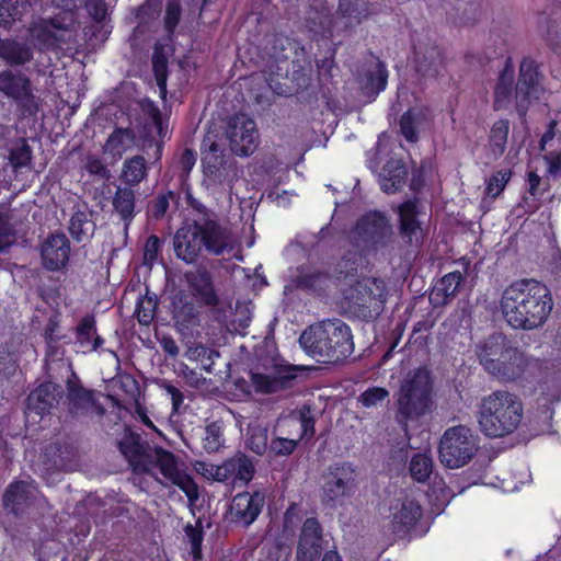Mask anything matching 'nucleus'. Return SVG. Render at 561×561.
<instances>
[{
    "mask_svg": "<svg viewBox=\"0 0 561 561\" xmlns=\"http://www.w3.org/2000/svg\"><path fill=\"white\" fill-rule=\"evenodd\" d=\"M547 164V172L552 176H561V153L557 151L547 152L543 156Z\"/></svg>",
    "mask_w": 561,
    "mask_h": 561,
    "instance_id": "obj_55",
    "label": "nucleus"
},
{
    "mask_svg": "<svg viewBox=\"0 0 561 561\" xmlns=\"http://www.w3.org/2000/svg\"><path fill=\"white\" fill-rule=\"evenodd\" d=\"M70 245L65 234L49 237L42 247V261L46 268L58 271L66 266Z\"/></svg>",
    "mask_w": 561,
    "mask_h": 561,
    "instance_id": "obj_20",
    "label": "nucleus"
},
{
    "mask_svg": "<svg viewBox=\"0 0 561 561\" xmlns=\"http://www.w3.org/2000/svg\"><path fill=\"white\" fill-rule=\"evenodd\" d=\"M204 247L202 225L185 224L174 237V250L181 260L192 263L199 255Z\"/></svg>",
    "mask_w": 561,
    "mask_h": 561,
    "instance_id": "obj_16",
    "label": "nucleus"
},
{
    "mask_svg": "<svg viewBox=\"0 0 561 561\" xmlns=\"http://www.w3.org/2000/svg\"><path fill=\"white\" fill-rule=\"evenodd\" d=\"M299 343L311 356L340 359L353 352L351 329L340 320H328L309 327L300 335Z\"/></svg>",
    "mask_w": 561,
    "mask_h": 561,
    "instance_id": "obj_3",
    "label": "nucleus"
},
{
    "mask_svg": "<svg viewBox=\"0 0 561 561\" xmlns=\"http://www.w3.org/2000/svg\"><path fill=\"white\" fill-rule=\"evenodd\" d=\"M226 137L231 150L238 156H249L257 146L255 123L247 115H236L229 121Z\"/></svg>",
    "mask_w": 561,
    "mask_h": 561,
    "instance_id": "obj_11",
    "label": "nucleus"
},
{
    "mask_svg": "<svg viewBox=\"0 0 561 561\" xmlns=\"http://www.w3.org/2000/svg\"><path fill=\"white\" fill-rule=\"evenodd\" d=\"M247 447L257 455H263L267 448V431L261 426L250 427Z\"/></svg>",
    "mask_w": 561,
    "mask_h": 561,
    "instance_id": "obj_46",
    "label": "nucleus"
},
{
    "mask_svg": "<svg viewBox=\"0 0 561 561\" xmlns=\"http://www.w3.org/2000/svg\"><path fill=\"white\" fill-rule=\"evenodd\" d=\"M59 387L53 382H46L38 386L27 398V409L42 415L49 411L57 402Z\"/></svg>",
    "mask_w": 561,
    "mask_h": 561,
    "instance_id": "obj_27",
    "label": "nucleus"
},
{
    "mask_svg": "<svg viewBox=\"0 0 561 561\" xmlns=\"http://www.w3.org/2000/svg\"><path fill=\"white\" fill-rule=\"evenodd\" d=\"M159 250H160V240L154 236L150 237L145 244V251H144L145 264L152 265L158 257Z\"/></svg>",
    "mask_w": 561,
    "mask_h": 561,
    "instance_id": "obj_54",
    "label": "nucleus"
},
{
    "mask_svg": "<svg viewBox=\"0 0 561 561\" xmlns=\"http://www.w3.org/2000/svg\"><path fill=\"white\" fill-rule=\"evenodd\" d=\"M391 234L392 227L388 218L379 211L365 214L352 231V238L357 243H383Z\"/></svg>",
    "mask_w": 561,
    "mask_h": 561,
    "instance_id": "obj_12",
    "label": "nucleus"
},
{
    "mask_svg": "<svg viewBox=\"0 0 561 561\" xmlns=\"http://www.w3.org/2000/svg\"><path fill=\"white\" fill-rule=\"evenodd\" d=\"M388 73L385 65L374 59L367 64L363 76L359 79L360 87L365 94L374 95L385 90Z\"/></svg>",
    "mask_w": 561,
    "mask_h": 561,
    "instance_id": "obj_26",
    "label": "nucleus"
},
{
    "mask_svg": "<svg viewBox=\"0 0 561 561\" xmlns=\"http://www.w3.org/2000/svg\"><path fill=\"white\" fill-rule=\"evenodd\" d=\"M478 450L477 439L471 430L463 425L445 431L439 443V460L450 469L467 465Z\"/></svg>",
    "mask_w": 561,
    "mask_h": 561,
    "instance_id": "obj_5",
    "label": "nucleus"
},
{
    "mask_svg": "<svg viewBox=\"0 0 561 561\" xmlns=\"http://www.w3.org/2000/svg\"><path fill=\"white\" fill-rule=\"evenodd\" d=\"M230 460L233 467L232 481H241L243 483H248L254 473V466L252 461L243 455L236 456Z\"/></svg>",
    "mask_w": 561,
    "mask_h": 561,
    "instance_id": "obj_41",
    "label": "nucleus"
},
{
    "mask_svg": "<svg viewBox=\"0 0 561 561\" xmlns=\"http://www.w3.org/2000/svg\"><path fill=\"white\" fill-rule=\"evenodd\" d=\"M194 468H195L197 473L202 474L206 479L214 480V472H215V465L214 463H208V462H204V461H197L194 465Z\"/></svg>",
    "mask_w": 561,
    "mask_h": 561,
    "instance_id": "obj_63",
    "label": "nucleus"
},
{
    "mask_svg": "<svg viewBox=\"0 0 561 561\" xmlns=\"http://www.w3.org/2000/svg\"><path fill=\"white\" fill-rule=\"evenodd\" d=\"M432 378L426 368L409 371L401 381L398 393V419L414 421L423 416L431 405Z\"/></svg>",
    "mask_w": 561,
    "mask_h": 561,
    "instance_id": "obj_4",
    "label": "nucleus"
},
{
    "mask_svg": "<svg viewBox=\"0 0 561 561\" xmlns=\"http://www.w3.org/2000/svg\"><path fill=\"white\" fill-rule=\"evenodd\" d=\"M134 145V135L129 129H116L104 145V153L113 160L119 159Z\"/></svg>",
    "mask_w": 561,
    "mask_h": 561,
    "instance_id": "obj_34",
    "label": "nucleus"
},
{
    "mask_svg": "<svg viewBox=\"0 0 561 561\" xmlns=\"http://www.w3.org/2000/svg\"><path fill=\"white\" fill-rule=\"evenodd\" d=\"M203 448L208 453L218 451L222 444V430L221 426L217 423H211L205 428V434L203 436Z\"/></svg>",
    "mask_w": 561,
    "mask_h": 561,
    "instance_id": "obj_45",
    "label": "nucleus"
},
{
    "mask_svg": "<svg viewBox=\"0 0 561 561\" xmlns=\"http://www.w3.org/2000/svg\"><path fill=\"white\" fill-rule=\"evenodd\" d=\"M556 398L538 397L536 403L530 411L529 427L536 435L551 434L553 402Z\"/></svg>",
    "mask_w": 561,
    "mask_h": 561,
    "instance_id": "obj_24",
    "label": "nucleus"
},
{
    "mask_svg": "<svg viewBox=\"0 0 561 561\" xmlns=\"http://www.w3.org/2000/svg\"><path fill=\"white\" fill-rule=\"evenodd\" d=\"M322 549L319 523L314 518L305 522L297 547V561H314Z\"/></svg>",
    "mask_w": 561,
    "mask_h": 561,
    "instance_id": "obj_19",
    "label": "nucleus"
},
{
    "mask_svg": "<svg viewBox=\"0 0 561 561\" xmlns=\"http://www.w3.org/2000/svg\"><path fill=\"white\" fill-rule=\"evenodd\" d=\"M219 354L210 350L208 347H205L201 344H194L188 346V348L185 352V357L190 360H204L207 359L209 362V365L214 363V359L218 357Z\"/></svg>",
    "mask_w": 561,
    "mask_h": 561,
    "instance_id": "obj_51",
    "label": "nucleus"
},
{
    "mask_svg": "<svg viewBox=\"0 0 561 561\" xmlns=\"http://www.w3.org/2000/svg\"><path fill=\"white\" fill-rule=\"evenodd\" d=\"M325 496L330 501H336L340 497L348 495L352 490V481L347 477L334 476L328 480L323 486Z\"/></svg>",
    "mask_w": 561,
    "mask_h": 561,
    "instance_id": "obj_39",
    "label": "nucleus"
},
{
    "mask_svg": "<svg viewBox=\"0 0 561 561\" xmlns=\"http://www.w3.org/2000/svg\"><path fill=\"white\" fill-rule=\"evenodd\" d=\"M186 279L192 294L199 301L206 305H214L216 302V295L207 273L201 271L187 273Z\"/></svg>",
    "mask_w": 561,
    "mask_h": 561,
    "instance_id": "obj_32",
    "label": "nucleus"
},
{
    "mask_svg": "<svg viewBox=\"0 0 561 561\" xmlns=\"http://www.w3.org/2000/svg\"><path fill=\"white\" fill-rule=\"evenodd\" d=\"M233 467L231 460H227L221 465H215L214 480L215 481H227L232 480Z\"/></svg>",
    "mask_w": 561,
    "mask_h": 561,
    "instance_id": "obj_58",
    "label": "nucleus"
},
{
    "mask_svg": "<svg viewBox=\"0 0 561 561\" xmlns=\"http://www.w3.org/2000/svg\"><path fill=\"white\" fill-rule=\"evenodd\" d=\"M15 236L10 224L0 217V250H4L13 244Z\"/></svg>",
    "mask_w": 561,
    "mask_h": 561,
    "instance_id": "obj_56",
    "label": "nucleus"
},
{
    "mask_svg": "<svg viewBox=\"0 0 561 561\" xmlns=\"http://www.w3.org/2000/svg\"><path fill=\"white\" fill-rule=\"evenodd\" d=\"M37 493L36 486L27 482H15L7 489L3 503L7 510L14 514L23 512L31 500L35 499Z\"/></svg>",
    "mask_w": 561,
    "mask_h": 561,
    "instance_id": "obj_25",
    "label": "nucleus"
},
{
    "mask_svg": "<svg viewBox=\"0 0 561 561\" xmlns=\"http://www.w3.org/2000/svg\"><path fill=\"white\" fill-rule=\"evenodd\" d=\"M539 75L533 61L525 60L520 65V77L517 83L516 94L518 108L525 111L524 100L539 98Z\"/></svg>",
    "mask_w": 561,
    "mask_h": 561,
    "instance_id": "obj_23",
    "label": "nucleus"
},
{
    "mask_svg": "<svg viewBox=\"0 0 561 561\" xmlns=\"http://www.w3.org/2000/svg\"><path fill=\"white\" fill-rule=\"evenodd\" d=\"M87 10L91 18L96 22L103 21L107 11L103 0H89L87 3Z\"/></svg>",
    "mask_w": 561,
    "mask_h": 561,
    "instance_id": "obj_57",
    "label": "nucleus"
},
{
    "mask_svg": "<svg viewBox=\"0 0 561 561\" xmlns=\"http://www.w3.org/2000/svg\"><path fill=\"white\" fill-rule=\"evenodd\" d=\"M389 397V391L382 387H370L362 392L357 401L366 409L377 408Z\"/></svg>",
    "mask_w": 561,
    "mask_h": 561,
    "instance_id": "obj_42",
    "label": "nucleus"
},
{
    "mask_svg": "<svg viewBox=\"0 0 561 561\" xmlns=\"http://www.w3.org/2000/svg\"><path fill=\"white\" fill-rule=\"evenodd\" d=\"M204 247L208 252L220 255L230 252L238 243V236L227 227L215 221L202 225Z\"/></svg>",
    "mask_w": 561,
    "mask_h": 561,
    "instance_id": "obj_17",
    "label": "nucleus"
},
{
    "mask_svg": "<svg viewBox=\"0 0 561 561\" xmlns=\"http://www.w3.org/2000/svg\"><path fill=\"white\" fill-rule=\"evenodd\" d=\"M552 307L548 288L533 279L511 284L503 290L500 300L503 318L514 329L533 330L542 325Z\"/></svg>",
    "mask_w": 561,
    "mask_h": 561,
    "instance_id": "obj_1",
    "label": "nucleus"
},
{
    "mask_svg": "<svg viewBox=\"0 0 561 561\" xmlns=\"http://www.w3.org/2000/svg\"><path fill=\"white\" fill-rule=\"evenodd\" d=\"M359 0H341L339 4V10L345 18L350 19H358V7Z\"/></svg>",
    "mask_w": 561,
    "mask_h": 561,
    "instance_id": "obj_61",
    "label": "nucleus"
},
{
    "mask_svg": "<svg viewBox=\"0 0 561 561\" xmlns=\"http://www.w3.org/2000/svg\"><path fill=\"white\" fill-rule=\"evenodd\" d=\"M119 449L134 471L145 472L150 467V455L147 448L140 443V436L126 431L119 442Z\"/></svg>",
    "mask_w": 561,
    "mask_h": 561,
    "instance_id": "obj_21",
    "label": "nucleus"
},
{
    "mask_svg": "<svg viewBox=\"0 0 561 561\" xmlns=\"http://www.w3.org/2000/svg\"><path fill=\"white\" fill-rule=\"evenodd\" d=\"M276 430L280 435L272 439L270 450L278 456H288L294 453L299 440L313 434V421L305 411H300L279 420Z\"/></svg>",
    "mask_w": 561,
    "mask_h": 561,
    "instance_id": "obj_7",
    "label": "nucleus"
},
{
    "mask_svg": "<svg viewBox=\"0 0 561 561\" xmlns=\"http://www.w3.org/2000/svg\"><path fill=\"white\" fill-rule=\"evenodd\" d=\"M422 511L420 505L411 499H405L392 507L393 523L398 527H408L413 525L420 517Z\"/></svg>",
    "mask_w": 561,
    "mask_h": 561,
    "instance_id": "obj_33",
    "label": "nucleus"
},
{
    "mask_svg": "<svg viewBox=\"0 0 561 561\" xmlns=\"http://www.w3.org/2000/svg\"><path fill=\"white\" fill-rule=\"evenodd\" d=\"M93 229V224L84 213H77L71 217L69 231L76 240L83 241L88 239L92 234Z\"/></svg>",
    "mask_w": 561,
    "mask_h": 561,
    "instance_id": "obj_40",
    "label": "nucleus"
},
{
    "mask_svg": "<svg viewBox=\"0 0 561 561\" xmlns=\"http://www.w3.org/2000/svg\"><path fill=\"white\" fill-rule=\"evenodd\" d=\"M512 178V171L510 169L499 170L490 176L486 182L485 193L488 196L495 198L505 188Z\"/></svg>",
    "mask_w": 561,
    "mask_h": 561,
    "instance_id": "obj_43",
    "label": "nucleus"
},
{
    "mask_svg": "<svg viewBox=\"0 0 561 561\" xmlns=\"http://www.w3.org/2000/svg\"><path fill=\"white\" fill-rule=\"evenodd\" d=\"M421 208L416 202H405L399 207L400 231L410 243L419 242L423 238L422 224L419 219Z\"/></svg>",
    "mask_w": 561,
    "mask_h": 561,
    "instance_id": "obj_22",
    "label": "nucleus"
},
{
    "mask_svg": "<svg viewBox=\"0 0 561 561\" xmlns=\"http://www.w3.org/2000/svg\"><path fill=\"white\" fill-rule=\"evenodd\" d=\"M428 117V108L416 106L409 110L401 118L400 126L402 135L409 141L416 140V128Z\"/></svg>",
    "mask_w": 561,
    "mask_h": 561,
    "instance_id": "obj_35",
    "label": "nucleus"
},
{
    "mask_svg": "<svg viewBox=\"0 0 561 561\" xmlns=\"http://www.w3.org/2000/svg\"><path fill=\"white\" fill-rule=\"evenodd\" d=\"M69 397L73 401H82L89 403L92 399V393L84 389L69 387Z\"/></svg>",
    "mask_w": 561,
    "mask_h": 561,
    "instance_id": "obj_64",
    "label": "nucleus"
},
{
    "mask_svg": "<svg viewBox=\"0 0 561 561\" xmlns=\"http://www.w3.org/2000/svg\"><path fill=\"white\" fill-rule=\"evenodd\" d=\"M524 419V403L512 391L499 389L481 398L477 410L479 430L486 437L502 438L513 434Z\"/></svg>",
    "mask_w": 561,
    "mask_h": 561,
    "instance_id": "obj_2",
    "label": "nucleus"
},
{
    "mask_svg": "<svg viewBox=\"0 0 561 561\" xmlns=\"http://www.w3.org/2000/svg\"><path fill=\"white\" fill-rule=\"evenodd\" d=\"M344 298L351 309L379 311L386 300V286L381 279L364 278L345 290Z\"/></svg>",
    "mask_w": 561,
    "mask_h": 561,
    "instance_id": "obj_9",
    "label": "nucleus"
},
{
    "mask_svg": "<svg viewBox=\"0 0 561 561\" xmlns=\"http://www.w3.org/2000/svg\"><path fill=\"white\" fill-rule=\"evenodd\" d=\"M513 82V72L507 69L503 72L500 78V82L495 89V106L496 108L504 107L506 101L511 95V85Z\"/></svg>",
    "mask_w": 561,
    "mask_h": 561,
    "instance_id": "obj_48",
    "label": "nucleus"
},
{
    "mask_svg": "<svg viewBox=\"0 0 561 561\" xmlns=\"http://www.w3.org/2000/svg\"><path fill=\"white\" fill-rule=\"evenodd\" d=\"M180 20V7L175 2H170L165 12V25L169 31H172Z\"/></svg>",
    "mask_w": 561,
    "mask_h": 561,
    "instance_id": "obj_60",
    "label": "nucleus"
},
{
    "mask_svg": "<svg viewBox=\"0 0 561 561\" xmlns=\"http://www.w3.org/2000/svg\"><path fill=\"white\" fill-rule=\"evenodd\" d=\"M85 169L89 173L99 175L101 178L107 176V170L102 161L96 157H88L85 161Z\"/></svg>",
    "mask_w": 561,
    "mask_h": 561,
    "instance_id": "obj_59",
    "label": "nucleus"
},
{
    "mask_svg": "<svg viewBox=\"0 0 561 561\" xmlns=\"http://www.w3.org/2000/svg\"><path fill=\"white\" fill-rule=\"evenodd\" d=\"M25 10L24 0H2L0 3V16L10 18L12 21L20 20Z\"/></svg>",
    "mask_w": 561,
    "mask_h": 561,
    "instance_id": "obj_49",
    "label": "nucleus"
},
{
    "mask_svg": "<svg viewBox=\"0 0 561 561\" xmlns=\"http://www.w3.org/2000/svg\"><path fill=\"white\" fill-rule=\"evenodd\" d=\"M0 56L10 64L23 65L31 60L32 51L24 44L4 42L0 45Z\"/></svg>",
    "mask_w": 561,
    "mask_h": 561,
    "instance_id": "obj_37",
    "label": "nucleus"
},
{
    "mask_svg": "<svg viewBox=\"0 0 561 561\" xmlns=\"http://www.w3.org/2000/svg\"><path fill=\"white\" fill-rule=\"evenodd\" d=\"M536 364L533 356L512 345L492 376L502 382H518L530 376Z\"/></svg>",
    "mask_w": 561,
    "mask_h": 561,
    "instance_id": "obj_10",
    "label": "nucleus"
},
{
    "mask_svg": "<svg viewBox=\"0 0 561 561\" xmlns=\"http://www.w3.org/2000/svg\"><path fill=\"white\" fill-rule=\"evenodd\" d=\"M512 344L502 334L494 333L476 345V356L483 369L492 376L494 370L511 348Z\"/></svg>",
    "mask_w": 561,
    "mask_h": 561,
    "instance_id": "obj_14",
    "label": "nucleus"
},
{
    "mask_svg": "<svg viewBox=\"0 0 561 561\" xmlns=\"http://www.w3.org/2000/svg\"><path fill=\"white\" fill-rule=\"evenodd\" d=\"M411 477L417 482H424L433 471V460L426 453H419L410 460Z\"/></svg>",
    "mask_w": 561,
    "mask_h": 561,
    "instance_id": "obj_38",
    "label": "nucleus"
},
{
    "mask_svg": "<svg viewBox=\"0 0 561 561\" xmlns=\"http://www.w3.org/2000/svg\"><path fill=\"white\" fill-rule=\"evenodd\" d=\"M461 282L462 275L460 272H451L445 275L433 288L430 295L431 302L435 306L446 304L455 296Z\"/></svg>",
    "mask_w": 561,
    "mask_h": 561,
    "instance_id": "obj_29",
    "label": "nucleus"
},
{
    "mask_svg": "<svg viewBox=\"0 0 561 561\" xmlns=\"http://www.w3.org/2000/svg\"><path fill=\"white\" fill-rule=\"evenodd\" d=\"M77 343L82 353L95 352L103 345L104 340L96 334L95 320L85 317L77 328Z\"/></svg>",
    "mask_w": 561,
    "mask_h": 561,
    "instance_id": "obj_30",
    "label": "nucleus"
},
{
    "mask_svg": "<svg viewBox=\"0 0 561 561\" xmlns=\"http://www.w3.org/2000/svg\"><path fill=\"white\" fill-rule=\"evenodd\" d=\"M510 133V123L506 119L497 121L493 124L490 131V150L494 158L501 157L506 148Z\"/></svg>",
    "mask_w": 561,
    "mask_h": 561,
    "instance_id": "obj_36",
    "label": "nucleus"
},
{
    "mask_svg": "<svg viewBox=\"0 0 561 561\" xmlns=\"http://www.w3.org/2000/svg\"><path fill=\"white\" fill-rule=\"evenodd\" d=\"M72 13H65L54 20L39 19L30 28L31 37L42 48L60 46L72 38Z\"/></svg>",
    "mask_w": 561,
    "mask_h": 561,
    "instance_id": "obj_8",
    "label": "nucleus"
},
{
    "mask_svg": "<svg viewBox=\"0 0 561 561\" xmlns=\"http://www.w3.org/2000/svg\"><path fill=\"white\" fill-rule=\"evenodd\" d=\"M226 144L214 131H208L202 146V163L205 175L214 183L232 185L237 169L225 159Z\"/></svg>",
    "mask_w": 561,
    "mask_h": 561,
    "instance_id": "obj_6",
    "label": "nucleus"
},
{
    "mask_svg": "<svg viewBox=\"0 0 561 561\" xmlns=\"http://www.w3.org/2000/svg\"><path fill=\"white\" fill-rule=\"evenodd\" d=\"M165 67L167 62L165 59L160 57L158 54L153 56V69L157 78V83L159 85L160 92L162 95L165 94V84H167V78H165Z\"/></svg>",
    "mask_w": 561,
    "mask_h": 561,
    "instance_id": "obj_53",
    "label": "nucleus"
},
{
    "mask_svg": "<svg viewBox=\"0 0 561 561\" xmlns=\"http://www.w3.org/2000/svg\"><path fill=\"white\" fill-rule=\"evenodd\" d=\"M265 496L261 492L237 494L231 503L230 513L233 518L244 525L252 524L262 511Z\"/></svg>",
    "mask_w": 561,
    "mask_h": 561,
    "instance_id": "obj_18",
    "label": "nucleus"
},
{
    "mask_svg": "<svg viewBox=\"0 0 561 561\" xmlns=\"http://www.w3.org/2000/svg\"><path fill=\"white\" fill-rule=\"evenodd\" d=\"M0 91L14 100H25L31 95L30 81L23 75L7 70L0 73Z\"/></svg>",
    "mask_w": 561,
    "mask_h": 561,
    "instance_id": "obj_28",
    "label": "nucleus"
},
{
    "mask_svg": "<svg viewBox=\"0 0 561 561\" xmlns=\"http://www.w3.org/2000/svg\"><path fill=\"white\" fill-rule=\"evenodd\" d=\"M157 465L163 477L172 484L179 486L194 502L198 497V490L192 478L180 470L174 456L165 450H156Z\"/></svg>",
    "mask_w": 561,
    "mask_h": 561,
    "instance_id": "obj_13",
    "label": "nucleus"
},
{
    "mask_svg": "<svg viewBox=\"0 0 561 561\" xmlns=\"http://www.w3.org/2000/svg\"><path fill=\"white\" fill-rule=\"evenodd\" d=\"M134 192L129 188H118L114 197V207L123 218L131 216L134 211Z\"/></svg>",
    "mask_w": 561,
    "mask_h": 561,
    "instance_id": "obj_47",
    "label": "nucleus"
},
{
    "mask_svg": "<svg viewBox=\"0 0 561 561\" xmlns=\"http://www.w3.org/2000/svg\"><path fill=\"white\" fill-rule=\"evenodd\" d=\"M154 302L150 298H144L137 306V319L141 324H149L153 319Z\"/></svg>",
    "mask_w": 561,
    "mask_h": 561,
    "instance_id": "obj_52",
    "label": "nucleus"
},
{
    "mask_svg": "<svg viewBox=\"0 0 561 561\" xmlns=\"http://www.w3.org/2000/svg\"><path fill=\"white\" fill-rule=\"evenodd\" d=\"M407 169L399 160L390 161L379 175V184L383 192L394 193L405 182Z\"/></svg>",
    "mask_w": 561,
    "mask_h": 561,
    "instance_id": "obj_31",
    "label": "nucleus"
},
{
    "mask_svg": "<svg viewBox=\"0 0 561 561\" xmlns=\"http://www.w3.org/2000/svg\"><path fill=\"white\" fill-rule=\"evenodd\" d=\"M32 151L25 142L13 148L10 156V162L14 169L24 168L30 164Z\"/></svg>",
    "mask_w": 561,
    "mask_h": 561,
    "instance_id": "obj_50",
    "label": "nucleus"
},
{
    "mask_svg": "<svg viewBox=\"0 0 561 561\" xmlns=\"http://www.w3.org/2000/svg\"><path fill=\"white\" fill-rule=\"evenodd\" d=\"M527 181H528V185H529L530 195L537 197L542 194V190H540V187H539L540 183H541V179L536 172L530 171L528 173Z\"/></svg>",
    "mask_w": 561,
    "mask_h": 561,
    "instance_id": "obj_62",
    "label": "nucleus"
},
{
    "mask_svg": "<svg viewBox=\"0 0 561 561\" xmlns=\"http://www.w3.org/2000/svg\"><path fill=\"white\" fill-rule=\"evenodd\" d=\"M293 377L287 366L278 364L251 371L252 385L255 391L261 393H273L284 389Z\"/></svg>",
    "mask_w": 561,
    "mask_h": 561,
    "instance_id": "obj_15",
    "label": "nucleus"
},
{
    "mask_svg": "<svg viewBox=\"0 0 561 561\" xmlns=\"http://www.w3.org/2000/svg\"><path fill=\"white\" fill-rule=\"evenodd\" d=\"M146 174L145 159L141 157H134L126 161L123 176L126 182L130 184L139 183Z\"/></svg>",
    "mask_w": 561,
    "mask_h": 561,
    "instance_id": "obj_44",
    "label": "nucleus"
}]
</instances>
